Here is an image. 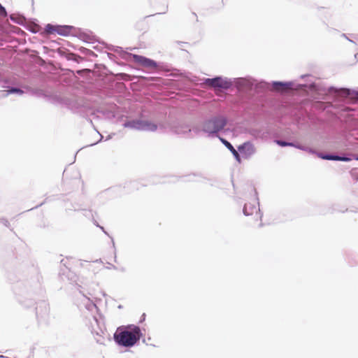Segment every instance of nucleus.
Here are the masks:
<instances>
[{
  "label": "nucleus",
  "instance_id": "nucleus-15",
  "mask_svg": "<svg viewBox=\"0 0 358 358\" xmlns=\"http://www.w3.org/2000/svg\"><path fill=\"white\" fill-rule=\"evenodd\" d=\"M8 92L9 93H14V92L22 93V91L21 90H20V89L12 88L10 90H8Z\"/></svg>",
  "mask_w": 358,
  "mask_h": 358
},
{
  "label": "nucleus",
  "instance_id": "nucleus-11",
  "mask_svg": "<svg viewBox=\"0 0 358 358\" xmlns=\"http://www.w3.org/2000/svg\"><path fill=\"white\" fill-rule=\"evenodd\" d=\"M142 129L148 131H155L157 129V125L151 122H145L142 125Z\"/></svg>",
  "mask_w": 358,
  "mask_h": 358
},
{
  "label": "nucleus",
  "instance_id": "nucleus-6",
  "mask_svg": "<svg viewBox=\"0 0 358 358\" xmlns=\"http://www.w3.org/2000/svg\"><path fill=\"white\" fill-rule=\"evenodd\" d=\"M238 150L245 158H249L255 152L254 145L250 142H245L238 147Z\"/></svg>",
  "mask_w": 358,
  "mask_h": 358
},
{
  "label": "nucleus",
  "instance_id": "nucleus-13",
  "mask_svg": "<svg viewBox=\"0 0 358 358\" xmlns=\"http://www.w3.org/2000/svg\"><path fill=\"white\" fill-rule=\"evenodd\" d=\"M57 27H58V26H55V25L48 24L46 25V27L45 28V31L48 34H55L57 31Z\"/></svg>",
  "mask_w": 358,
  "mask_h": 358
},
{
  "label": "nucleus",
  "instance_id": "nucleus-7",
  "mask_svg": "<svg viewBox=\"0 0 358 358\" xmlns=\"http://www.w3.org/2000/svg\"><path fill=\"white\" fill-rule=\"evenodd\" d=\"M273 87L276 91H286L291 89L292 84L288 83L275 82L273 84Z\"/></svg>",
  "mask_w": 358,
  "mask_h": 358
},
{
  "label": "nucleus",
  "instance_id": "nucleus-14",
  "mask_svg": "<svg viewBox=\"0 0 358 358\" xmlns=\"http://www.w3.org/2000/svg\"><path fill=\"white\" fill-rule=\"evenodd\" d=\"M0 15L6 16V11L5 8L0 4Z\"/></svg>",
  "mask_w": 358,
  "mask_h": 358
},
{
  "label": "nucleus",
  "instance_id": "nucleus-5",
  "mask_svg": "<svg viewBox=\"0 0 358 358\" xmlns=\"http://www.w3.org/2000/svg\"><path fill=\"white\" fill-rule=\"evenodd\" d=\"M205 83L207 85L215 88L227 89L230 85L229 82L224 80L220 77L215 78H208L206 80Z\"/></svg>",
  "mask_w": 358,
  "mask_h": 358
},
{
  "label": "nucleus",
  "instance_id": "nucleus-1",
  "mask_svg": "<svg viewBox=\"0 0 358 358\" xmlns=\"http://www.w3.org/2000/svg\"><path fill=\"white\" fill-rule=\"evenodd\" d=\"M141 336L140 327L131 324L119 327L114 334V339L122 346L131 347L140 340Z\"/></svg>",
  "mask_w": 358,
  "mask_h": 358
},
{
  "label": "nucleus",
  "instance_id": "nucleus-10",
  "mask_svg": "<svg viewBox=\"0 0 358 358\" xmlns=\"http://www.w3.org/2000/svg\"><path fill=\"white\" fill-rule=\"evenodd\" d=\"M276 143L280 146H292V147H295V148H297L299 149H301V150H306L302 146H300V145H295L292 143H287L285 141H280V140H278L275 141Z\"/></svg>",
  "mask_w": 358,
  "mask_h": 358
},
{
  "label": "nucleus",
  "instance_id": "nucleus-8",
  "mask_svg": "<svg viewBox=\"0 0 358 358\" xmlns=\"http://www.w3.org/2000/svg\"><path fill=\"white\" fill-rule=\"evenodd\" d=\"M221 141L222 143L231 151L234 157L236 158V159L240 162H241V157L239 153L237 152V150L232 146V145L228 142L227 140L221 138Z\"/></svg>",
  "mask_w": 358,
  "mask_h": 358
},
{
  "label": "nucleus",
  "instance_id": "nucleus-2",
  "mask_svg": "<svg viewBox=\"0 0 358 358\" xmlns=\"http://www.w3.org/2000/svg\"><path fill=\"white\" fill-rule=\"evenodd\" d=\"M243 213L247 216H252L251 220L250 221L251 223H257L259 227L263 225L262 222V215L259 205L255 201L253 203H246L243 208Z\"/></svg>",
  "mask_w": 358,
  "mask_h": 358
},
{
  "label": "nucleus",
  "instance_id": "nucleus-9",
  "mask_svg": "<svg viewBox=\"0 0 358 358\" xmlns=\"http://www.w3.org/2000/svg\"><path fill=\"white\" fill-rule=\"evenodd\" d=\"M320 157L323 159H327V160H337V161H343V162H348L350 160V159L348 157H339V156H335V155H320Z\"/></svg>",
  "mask_w": 358,
  "mask_h": 358
},
{
  "label": "nucleus",
  "instance_id": "nucleus-3",
  "mask_svg": "<svg viewBox=\"0 0 358 358\" xmlns=\"http://www.w3.org/2000/svg\"><path fill=\"white\" fill-rule=\"evenodd\" d=\"M226 124L227 119L224 117H217L206 122L203 129L207 133L215 134L223 129Z\"/></svg>",
  "mask_w": 358,
  "mask_h": 358
},
{
  "label": "nucleus",
  "instance_id": "nucleus-12",
  "mask_svg": "<svg viewBox=\"0 0 358 358\" xmlns=\"http://www.w3.org/2000/svg\"><path fill=\"white\" fill-rule=\"evenodd\" d=\"M70 31H71V29L69 27L58 26L57 31L56 33H57L60 35L66 36L68 34H69Z\"/></svg>",
  "mask_w": 358,
  "mask_h": 358
},
{
  "label": "nucleus",
  "instance_id": "nucleus-4",
  "mask_svg": "<svg viewBox=\"0 0 358 358\" xmlns=\"http://www.w3.org/2000/svg\"><path fill=\"white\" fill-rule=\"evenodd\" d=\"M133 60L138 63V64L141 65L143 67L148 68V69H155L157 68V63L148 58H146L141 55H133L132 56Z\"/></svg>",
  "mask_w": 358,
  "mask_h": 358
}]
</instances>
